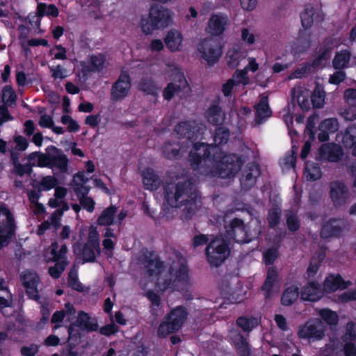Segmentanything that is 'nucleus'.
Listing matches in <instances>:
<instances>
[{
  "mask_svg": "<svg viewBox=\"0 0 356 356\" xmlns=\"http://www.w3.org/2000/svg\"><path fill=\"white\" fill-rule=\"evenodd\" d=\"M321 152L322 154L324 152H327V159L330 162H337L340 160L343 152L339 145H332V146L329 145H323L321 147Z\"/></svg>",
  "mask_w": 356,
  "mask_h": 356,
  "instance_id": "38",
  "label": "nucleus"
},
{
  "mask_svg": "<svg viewBox=\"0 0 356 356\" xmlns=\"http://www.w3.org/2000/svg\"><path fill=\"white\" fill-rule=\"evenodd\" d=\"M165 45L171 52L179 50L182 42V35L177 30H170L168 32L165 39Z\"/></svg>",
  "mask_w": 356,
  "mask_h": 356,
  "instance_id": "34",
  "label": "nucleus"
},
{
  "mask_svg": "<svg viewBox=\"0 0 356 356\" xmlns=\"http://www.w3.org/2000/svg\"><path fill=\"white\" fill-rule=\"evenodd\" d=\"M306 179L309 181H315L321 177L322 172L319 165L313 161H307L305 165Z\"/></svg>",
  "mask_w": 356,
  "mask_h": 356,
  "instance_id": "41",
  "label": "nucleus"
},
{
  "mask_svg": "<svg viewBox=\"0 0 356 356\" xmlns=\"http://www.w3.org/2000/svg\"><path fill=\"white\" fill-rule=\"evenodd\" d=\"M352 285L350 280H344L340 274H330L327 276L323 282V291L334 293L338 290H344Z\"/></svg>",
  "mask_w": 356,
  "mask_h": 356,
  "instance_id": "19",
  "label": "nucleus"
},
{
  "mask_svg": "<svg viewBox=\"0 0 356 356\" xmlns=\"http://www.w3.org/2000/svg\"><path fill=\"white\" fill-rule=\"evenodd\" d=\"M67 266V262L65 260L56 261L54 266L49 268L48 272L49 275L54 279L59 278Z\"/></svg>",
  "mask_w": 356,
  "mask_h": 356,
  "instance_id": "48",
  "label": "nucleus"
},
{
  "mask_svg": "<svg viewBox=\"0 0 356 356\" xmlns=\"http://www.w3.org/2000/svg\"><path fill=\"white\" fill-rule=\"evenodd\" d=\"M343 350L345 356H356L355 342H344Z\"/></svg>",
  "mask_w": 356,
  "mask_h": 356,
  "instance_id": "64",
  "label": "nucleus"
},
{
  "mask_svg": "<svg viewBox=\"0 0 356 356\" xmlns=\"http://www.w3.org/2000/svg\"><path fill=\"white\" fill-rule=\"evenodd\" d=\"M175 131L182 138L193 141L198 138L200 127L195 120H186L179 122L175 127Z\"/></svg>",
  "mask_w": 356,
  "mask_h": 356,
  "instance_id": "15",
  "label": "nucleus"
},
{
  "mask_svg": "<svg viewBox=\"0 0 356 356\" xmlns=\"http://www.w3.org/2000/svg\"><path fill=\"white\" fill-rule=\"evenodd\" d=\"M325 97V92L323 89H321L318 86L316 87L311 96V102L313 104V106L315 108H322L324 105Z\"/></svg>",
  "mask_w": 356,
  "mask_h": 356,
  "instance_id": "45",
  "label": "nucleus"
},
{
  "mask_svg": "<svg viewBox=\"0 0 356 356\" xmlns=\"http://www.w3.org/2000/svg\"><path fill=\"white\" fill-rule=\"evenodd\" d=\"M277 257V251L275 248H270L265 251L263 254L264 261L267 265L274 263Z\"/></svg>",
  "mask_w": 356,
  "mask_h": 356,
  "instance_id": "61",
  "label": "nucleus"
},
{
  "mask_svg": "<svg viewBox=\"0 0 356 356\" xmlns=\"http://www.w3.org/2000/svg\"><path fill=\"white\" fill-rule=\"evenodd\" d=\"M227 23V18L226 16L220 14L213 15L208 22L209 33L212 35H220L225 31Z\"/></svg>",
  "mask_w": 356,
  "mask_h": 356,
  "instance_id": "24",
  "label": "nucleus"
},
{
  "mask_svg": "<svg viewBox=\"0 0 356 356\" xmlns=\"http://www.w3.org/2000/svg\"><path fill=\"white\" fill-rule=\"evenodd\" d=\"M183 146L179 141L169 140L164 143L161 147L162 155L169 160L177 159L181 156Z\"/></svg>",
  "mask_w": 356,
  "mask_h": 356,
  "instance_id": "26",
  "label": "nucleus"
},
{
  "mask_svg": "<svg viewBox=\"0 0 356 356\" xmlns=\"http://www.w3.org/2000/svg\"><path fill=\"white\" fill-rule=\"evenodd\" d=\"M22 279L24 289L30 286H38L39 283V277L35 273H25L22 276Z\"/></svg>",
  "mask_w": 356,
  "mask_h": 356,
  "instance_id": "53",
  "label": "nucleus"
},
{
  "mask_svg": "<svg viewBox=\"0 0 356 356\" xmlns=\"http://www.w3.org/2000/svg\"><path fill=\"white\" fill-rule=\"evenodd\" d=\"M259 321L253 316L243 315L236 320V325L248 334L259 325Z\"/></svg>",
  "mask_w": 356,
  "mask_h": 356,
  "instance_id": "30",
  "label": "nucleus"
},
{
  "mask_svg": "<svg viewBox=\"0 0 356 356\" xmlns=\"http://www.w3.org/2000/svg\"><path fill=\"white\" fill-rule=\"evenodd\" d=\"M198 51L209 66L218 63L222 54V45L216 39L204 38L199 44Z\"/></svg>",
  "mask_w": 356,
  "mask_h": 356,
  "instance_id": "9",
  "label": "nucleus"
},
{
  "mask_svg": "<svg viewBox=\"0 0 356 356\" xmlns=\"http://www.w3.org/2000/svg\"><path fill=\"white\" fill-rule=\"evenodd\" d=\"M340 219L331 218L327 220L321 227L320 236L323 239L331 238H339L343 235L345 225L339 224Z\"/></svg>",
  "mask_w": 356,
  "mask_h": 356,
  "instance_id": "17",
  "label": "nucleus"
},
{
  "mask_svg": "<svg viewBox=\"0 0 356 356\" xmlns=\"http://www.w3.org/2000/svg\"><path fill=\"white\" fill-rule=\"evenodd\" d=\"M143 183L147 190L156 191L161 186V180L155 171L150 168H145L142 172Z\"/></svg>",
  "mask_w": 356,
  "mask_h": 356,
  "instance_id": "27",
  "label": "nucleus"
},
{
  "mask_svg": "<svg viewBox=\"0 0 356 356\" xmlns=\"http://www.w3.org/2000/svg\"><path fill=\"white\" fill-rule=\"evenodd\" d=\"M16 225L14 216L4 204L0 205V250L9 245L15 236Z\"/></svg>",
  "mask_w": 356,
  "mask_h": 356,
  "instance_id": "6",
  "label": "nucleus"
},
{
  "mask_svg": "<svg viewBox=\"0 0 356 356\" xmlns=\"http://www.w3.org/2000/svg\"><path fill=\"white\" fill-rule=\"evenodd\" d=\"M318 315L321 320L323 321L330 327L337 326L339 323V318L337 313L329 308L321 309L318 311Z\"/></svg>",
  "mask_w": 356,
  "mask_h": 356,
  "instance_id": "40",
  "label": "nucleus"
},
{
  "mask_svg": "<svg viewBox=\"0 0 356 356\" xmlns=\"http://www.w3.org/2000/svg\"><path fill=\"white\" fill-rule=\"evenodd\" d=\"M79 202L81 207L89 213H92L95 210V202L88 196L79 197Z\"/></svg>",
  "mask_w": 356,
  "mask_h": 356,
  "instance_id": "60",
  "label": "nucleus"
},
{
  "mask_svg": "<svg viewBox=\"0 0 356 356\" xmlns=\"http://www.w3.org/2000/svg\"><path fill=\"white\" fill-rule=\"evenodd\" d=\"M342 144L346 149L353 148V155L356 156V125L348 126L343 135Z\"/></svg>",
  "mask_w": 356,
  "mask_h": 356,
  "instance_id": "32",
  "label": "nucleus"
},
{
  "mask_svg": "<svg viewBox=\"0 0 356 356\" xmlns=\"http://www.w3.org/2000/svg\"><path fill=\"white\" fill-rule=\"evenodd\" d=\"M174 81L179 84L169 83L163 91V97L165 100L170 101L175 94H179L183 89L188 87V82L184 73L177 74L174 77Z\"/></svg>",
  "mask_w": 356,
  "mask_h": 356,
  "instance_id": "22",
  "label": "nucleus"
},
{
  "mask_svg": "<svg viewBox=\"0 0 356 356\" xmlns=\"http://www.w3.org/2000/svg\"><path fill=\"white\" fill-rule=\"evenodd\" d=\"M219 104V100L212 102L205 112V118L209 124L220 127L225 122V113Z\"/></svg>",
  "mask_w": 356,
  "mask_h": 356,
  "instance_id": "21",
  "label": "nucleus"
},
{
  "mask_svg": "<svg viewBox=\"0 0 356 356\" xmlns=\"http://www.w3.org/2000/svg\"><path fill=\"white\" fill-rule=\"evenodd\" d=\"M300 296V291L299 287L296 285H291L283 291L280 302L285 307L291 306L297 301Z\"/></svg>",
  "mask_w": 356,
  "mask_h": 356,
  "instance_id": "29",
  "label": "nucleus"
},
{
  "mask_svg": "<svg viewBox=\"0 0 356 356\" xmlns=\"http://www.w3.org/2000/svg\"><path fill=\"white\" fill-rule=\"evenodd\" d=\"M261 175L259 165L255 162L249 163L244 170L242 177L240 179L241 188L245 191H249L257 183V178Z\"/></svg>",
  "mask_w": 356,
  "mask_h": 356,
  "instance_id": "14",
  "label": "nucleus"
},
{
  "mask_svg": "<svg viewBox=\"0 0 356 356\" xmlns=\"http://www.w3.org/2000/svg\"><path fill=\"white\" fill-rule=\"evenodd\" d=\"M240 53L238 51L234 49L229 50L227 53V64L230 68L236 67L240 63Z\"/></svg>",
  "mask_w": 356,
  "mask_h": 356,
  "instance_id": "58",
  "label": "nucleus"
},
{
  "mask_svg": "<svg viewBox=\"0 0 356 356\" xmlns=\"http://www.w3.org/2000/svg\"><path fill=\"white\" fill-rule=\"evenodd\" d=\"M229 254V245L222 238H215L207 245L205 254L211 266L218 267Z\"/></svg>",
  "mask_w": 356,
  "mask_h": 356,
  "instance_id": "7",
  "label": "nucleus"
},
{
  "mask_svg": "<svg viewBox=\"0 0 356 356\" xmlns=\"http://www.w3.org/2000/svg\"><path fill=\"white\" fill-rule=\"evenodd\" d=\"M341 339L343 342H356V324L355 323L350 322L347 324L346 332L341 337Z\"/></svg>",
  "mask_w": 356,
  "mask_h": 356,
  "instance_id": "52",
  "label": "nucleus"
},
{
  "mask_svg": "<svg viewBox=\"0 0 356 356\" xmlns=\"http://www.w3.org/2000/svg\"><path fill=\"white\" fill-rule=\"evenodd\" d=\"M118 211L116 206L111 204L104 209L97 219V224L99 226H111L115 223V218Z\"/></svg>",
  "mask_w": 356,
  "mask_h": 356,
  "instance_id": "31",
  "label": "nucleus"
},
{
  "mask_svg": "<svg viewBox=\"0 0 356 356\" xmlns=\"http://www.w3.org/2000/svg\"><path fill=\"white\" fill-rule=\"evenodd\" d=\"M74 323L82 331L92 332L98 330V323L97 321H92L89 314L83 311L79 312Z\"/></svg>",
  "mask_w": 356,
  "mask_h": 356,
  "instance_id": "28",
  "label": "nucleus"
},
{
  "mask_svg": "<svg viewBox=\"0 0 356 356\" xmlns=\"http://www.w3.org/2000/svg\"><path fill=\"white\" fill-rule=\"evenodd\" d=\"M230 137V131L227 127L220 126L216 128L213 135V143L215 146L211 145V148H216L227 143Z\"/></svg>",
  "mask_w": 356,
  "mask_h": 356,
  "instance_id": "36",
  "label": "nucleus"
},
{
  "mask_svg": "<svg viewBox=\"0 0 356 356\" xmlns=\"http://www.w3.org/2000/svg\"><path fill=\"white\" fill-rule=\"evenodd\" d=\"M106 56L99 53L97 55L92 54L89 57V64L82 68L83 78L87 80L88 74L92 72H99L105 66Z\"/></svg>",
  "mask_w": 356,
  "mask_h": 356,
  "instance_id": "23",
  "label": "nucleus"
},
{
  "mask_svg": "<svg viewBox=\"0 0 356 356\" xmlns=\"http://www.w3.org/2000/svg\"><path fill=\"white\" fill-rule=\"evenodd\" d=\"M325 326L319 318H312L300 325L298 330V336L301 339H307L314 342L323 339L325 337Z\"/></svg>",
  "mask_w": 356,
  "mask_h": 356,
  "instance_id": "8",
  "label": "nucleus"
},
{
  "mask_svg": "<svg viewBox=\"0 0 356 356\" xmlns=\"http://www.w3.org/2000/svg\"><path fill=\"white\" fill-rule=\"evenodd\" d=\"M140 90L147 95H154L156 93V87L152 79L143 78L139 83Z\"/></svg>",
  "mask_w": 356,
  "mask_h": 356,
  "instance_id": "47",
  "label": "nucleus"
},
{
  "mask_svg": "<svg viewBox=\"0 0 356 356\" xmlns=\"http://www.w3.org/2000/svg\"><path fill=\"white\" fill-rule=\"evenodd\" d=\"M330 195L334 207L345 205L349 198L348 188L342 181H332L330 184Z\"/></svg>",
  "mask_w": 356,
  "mask_h": 356,
  "instance_id": "16",
  "label": "nucleus"
},
{
  "mask_svg": "<svg viewBox=\"0 0 356 356\" xmlns=\"http://www.w3.org/2000/svg\"><path fill=\"white\" fill-rule=\"evenodd\" d=\"M50 161L49 169L58 170L60 172L65 173L68 170L69 159L61 149L54 145H49Z\"/></svg>",
  "mask_w": 356,
  "mask_h": 356,
  "instance_id": "18",
  "label": "nucleus"
},
{
  "mask_svg": "<svg viewBox=\"0 0 356 356\" xmlns=\"http://www.w3.org/2000/svg\"><path fill=\"white\" fill-rule=\"evenodd\" d=\"M4 284V280L0 278V308H6L10 306L8 300L5 296L8 297L11 294Z\"/></svg>",
  "mask_w": 356,
  "mask_h": 356,
  "instance_id": "51",
  "label": "nucleus"
},
{
  "mask_svg": "<svg viewBox=\"0 0 356 356\" xmlns=\"http://www.w3.org/2000/svg\"><path fill=\"white\" fill-rule=\"evenodd\" d=\"M320 127L330 133H334L339 129V123L336 118H327L321 123Z\"/></svg>",
  "mask_w": 356,
  "mask_h": 356,
  "instance_id": "57",
  "label": "nucleus"
},
{
  "mask_svg": "<svg viewBox=\"0 0 356 356\" xmlns=\"http://www.w3.org/2000/svg\"><path fill=\"white\" fill-rule=\"evenodd\" d=\"M57 183L58 181L54 176H46L41 179L38 186L35 185H33V186L37 187L39 192L47 191L54 188Z\"/></svg>",
  "mask_w": 356,
  "mask_h": 356,
  "instance_id": "46",
  "label": "nucleus"
},
{
  "mask_svg": "<svg viewBox=\"0 0 356 356\" xmlns=\"http://www.w3.org/2000/svg\"><path fill=\"white\" fill-rule=\"evenodd\" d=\"M211 156V145L197 142L194 143L193 148L188 154V161L191 168L194 170L200 169L202 161H206Z\"/></svg>",
  "mask_w": 356,
  "mask_h": 356,
  "instance_id": "12",
  "label": "nucleus"
},
{
  "mask_svg": "<svg viewBox=\"0 0 356 356\" xmlns=\"http://www.w3.org/2000/svg\"><path fill=\"white\" fill-rule=\"evenodd\" d=\"M278 273L275 268L270 267L268 269L266 280L261 286V290L264 291L265 297H270L273 288L277 282Z\"/></svg>",
  "mask_w": 356,
  "mask_h": 356,
  "instance_id": "33",
  "label": "nucleus"
},
{
  "mask_svg": "<svg viewBox=\"0 0 356 356\" xmlns=\"http://www.w3.org/2000/svg\"><path fill=\"white\" fill-rule=\"evenodd\" d=\"M143 263L149 277H159L165 268V263L154 251H146L143 254Z\"/></svg>",
  "mask_w": 356,
  "mask_h": 356,
  "instance_id": "13",
  "label": "nucleus"
},
{
  "mask_svg": "<svg viewBox=\"0 0 356 356\" xmlns=\"http://www.w3.org/2000/svg\"><path fill=\"white\" fill-rule=\"evenodd\" d=\"M188 312L183 305L172 309L164 318L158 328L159 337L165 338L170 334L177 332L181 328L188 318Z\"/></svg>",
  "mask_w": 356,
  "mask_h": 356,
  "instance_id": "5",
  "label": "nucleus"
},
{
  "mask_svg": "<svg viewBox=\"0 0 356 356\" xmlns=\"http://www.w3.org/2000/svg\"><path fill=\"white\" fill-rule=\"evenodd\" d=\"M254 108L256 110L255 120L258 122L272 115V111L268 104V96L261 97L259 103L255 106Z\"/></svg>",
  "mask_w": 356,
  "mask_h": 356,
  "instance_id": "35",
  "label": "nucleus"
},
{
  "mask_svg": "<svg viewBox=\"0 0 356 356\" xmlns=\"http://www.w3.org/2000/svg\"><path fill=\"white\" fill-rule=\"evenodd\" d=\"M163 190L165 200L168 205L182 208L184 217L186 220L193 217L197 210V201L200 196L192 181L168 184L164 186Z\"/></svg>",
  "mask_w": 356,
  "mask_h": 356,
  "instance_id": "1",
  "label": "nucleus"
},
{
  "mask_svg": "<svg viewBox=\"0 0 356 356\" xmlns=\"http://www.w3.org/2000/svg\"><path fill=\"white\" fill-rule=\"evenodd\" d=\"M321 266V261L317 260H312L307 268L306 273L304 275L305 279L309 280L315 277Z\"/></svg>",
  "mask_w": 356,
  "mask_h": 356,
  "instance_id": "55",
  "label": "nucleus"
},
{
  "mask_svg": "<svg viewBox=\"0 0 356 356\" xmlns=\"http://www.w3.org/2000/svg\"><path fill=\"white\" fill-rule=\"evenodd\" d=\"M68 286L72 289L78 291L83 292V286L80 282L77 273L76 272L70 271L68 274Z\"/></svg>",
  "mask_w": 356,
  "mask_h": 356,
  "instance_id": "54",
  "label": "nucleus"
},
{
  "mask_svg": "<svg viewBox=\"0 0 356 356\" xmlns=\"http://www.w3.org/2000/svg\"><path fill=\"white\" fill-rule=\"evenodd\" d=\"M323 296V289L316 281L308 282L300 291V298L303 301L316 302Z\"/></svg>",
  "mask_w": 356,
  "mask_h": 356,
  "instance_id": "20",
  "label": "nucleus"
},
{
  "mask_svg": "<svg viewBox=\"0 0 356 356\" xmlns=\"http://www.w3.org/2000/svg\"><path fill=\"white\" fill-rule=\"evenodd\" d=\"M188 280V268L184 259H179L177 263L173 262L169 267L165 277L160 280L158 279L157 284L161 291L167 289L175 290L177 283L182 284Z\"/></svg>",
  "mask_w": 356,
  "mask_h": 356,
  "instance_id": "4",
  "label": "nucleus"
},
{
  "mask_svg": "<svg viewBox=\"0 0 356 356\" xmlns=\"http://www.w3.org/2000/svg\"><path fill=\"white\" fill-rule=\"evenodd\" d=\"M212 161L211 168L202 174L222 179L232 178L241 170L243 165L241 156L236 153H225L220 149L213 152Z\"/></svg>",
  "mask_w": 356,
  "mask_h": 356,
  "instance_id": "2",
  "label": "nucleus"
},
{
  "mask_svg": "<svg viewBox=\"0 0 356 356\" xmlns=\"http://www.w3.org/2000/svg\"><path fill=\"white\" fill-rule=\"evenodd\" d=\"M80 330L74 322L72 323L67 327L68 339H80L81 337Z\"/></svg>",
  "mask_w": 356,
  "mask_h": 356,
  "instance_id": "62",
  "label": "nucleus"
},
{
  "mask_svg": "<svg viewBox=\"0 0 356 356\" xmlns=\"http://www.w3.org/2000/svg\"><path fill=\"white\" fill-rule=\"evenodd\" d=\"M74 254L83 259V263H92L96 261L95 252L100 253L99 242L96 240H88L83 245L76 241L72 245Z\"/></svg>",
  "mask_w": 356,
  "mask_h": 356,
  "instance_id": "10",
  "label": "nucleus"
},
{
  "mask_svg": "<svg viewBox=\"0 0 356 356\" xmlns=\"http://www.w3.org/2000/svg\"><path fill=\"white\" fill-rule=\"evenodd\" d=\"M231 340L239 356H251V346L241 332L234 334Z\"/></svg>",
  "mask_w": 356,
  "mask_h": 356,
  "instance_id": "25",
  "label": "nucleus"
},
{
  "mask_svg": "<svg viewBox=\"0 0 356 356\" xmlns=\"http://www.w3.org/2000/svg\"><path fill=\"white\" fill-rule=\"evenodd\" d=\"M39 351V347L35 343L31 344L29 346H22L20 353L23 356H35Z\"/></svg>",
  "mask_w": 356,
  "mask_h": 356,
  "instance_id": "63",
  "label": "nucleus"
},
{
  "mask_svg": "<svg viewBox=\"0 0 356 356\" xmlns=\"http://www.w3.org/2000/svg\"><path fill=\"white\" fill-rule=\"evenodd\" d=\"M286 221L288 229L291 232H296L301 226V222L298 216L292 211H287L286 213Z\"/></svg>",
  "mask_w": 356,
  "mask_h": 356,
  "instance_id": "43",
  "label": "nucleus"
},
{
  "mask_svg": "<svg viewBox=\"0 0 356 356\" xmlns=\"http://www.w3.org/2000/svg\"><path fill=\"white\" fill-rule=\"evenodd\" d=\"M351 54L348 49L337 52L333 60L332 66L335 70H341L348 67Z\"/></svg>",
  "mask_w": 356,
  "mask_h": 356,
  "instance_id": "37",
  "label": "nucleus"
},
{
  "mask_svg": "<svg viewBox=\"0 0 356 356\" xmlns=\"http://www.w3.org/2000/svg\"><path fill=\"white\" fill-rule=\"evenodd\" d=\"M131 86L129 73L122 70L118 79L113 83L111 90V99L118 102L124 99L129 94Z\"/></svg>",
  "mask_w": 356,
  "mask_h": 356,
  "instance_id": "11",
  "label": "nucleus"
},
{
  "mask_svg": "<svg viewBox=\"0 0 356 356\" xmlns=\"http://www.w3.org/2000/svg\"><path fill=\"white\" fill-rule=\"evenodd\" d=\"M170 21V14L168 9L160 5H152L147 18L141 19V29L143 33L149 35L154 30L167 27Z\"/></svg>",
  "mask_w": 356,
  "mask_h": 356,
  "instance_id": "3",
  "label": "nucleus"
},
{
  "mask_svg": "<svg viewBox=\"0 0 356 356\" xmlns=\"http://www.w3.org/2000/svg\"><path fill=\"white\" fill-rule=\"evenodd\" d=\"M314 14V8L312 6H307L304 12L301 13V24L305 29H308L312 26Z\"/></svg>",
  "mask_w": 356,
  "mask_h": 356,
  "instance_id": "42",
  "label": "nucleus"
},
{
  "mask_svg": "<svg viewBox=\"0 0 356 356\" xmlns=\"http://www.w3.org/2000/svg\"><path fill=\"white\" fill-rule=\"evenodd\" d=\"M281 210L278 207H273L268 211V222L270 228L275 227L280 221Z\"/></svg>",
  "mask_w": 356,
  "mask_h": 356,
  "instance_id": "50",
  "label": "nucleus"
},
{
  "mask_svg": "<svg viewBox=\"0 0 356 356\" xmlns=\"http://www.w3.org/2000/svg\"><path fill=\"white\" fill-rule=\"evenodd\" d=\"M45 153H42L40 152H34L29 154L28 159L29 161L35 160L38 158L37 166L40 168H49V160H50V150L49 146H48L46 149Z\"/></svg>",
  "mask_w": 356,
  "mask_h": 356,
  "instance_id": "39",
  "label": "nucleus"
},
{
  "mask_svg": "<svg viewBox=\"0 0 356 356\" xmlns=\"http://www.w3.org/2000/svg\"><path fill=\"white\" fill-rule=\"evenodd\" d=\"M119 329L120 327L118 325L112 323L101 327L99 332L102 335L110 337L118 332Z\"/></svg>",
  "mask_w": 356,
  "mask_h": 356,
  "instance_id": "59",
  "label": "nucleus"
},
{
  "mask_svg": "<svg viewBox=\"0 0 356 356\" xmlns=\"http://www.w3.org/2000/svg\"><path fill=\"white\" fill-rule=\"evenodd\" d=\"M58 248L59 245L56 241L51 243L50 253L52 255V260L54 261H57L58 260L65 259L66 257L67 252V245L65 244L62 245L59 250H58Z\"/></svg>",
  "mask_w": 356,
  "mask_h": 356,
  "instance_id": "44",
  "label": "nucleus"
},
{
  "mask_svg": "<svg viewBox=\"0 0 356 356\" xmlns=\"http://www.w3.org/2000/svg\"><path fill=\"white\" fill-rule=\"evenodd\" d=\"M32 166H35V164L31 163L22 164L17 163V165L14 166V172L19 177H23L24 175H30L32 172Z\"/></svg>",
  "mask_w": 356,
  "mask_h": 356,
  "instance_id": "56",
  "label": "nucleus"
},
{
  "mask_svg": "<svg viewBox=\"0 0 356 356\" xmlns=\"http://www.w3.org/2000/svg\"><path fill=\"white\" fill-rule=\"evenodd\" d=\"M2 101L7 105L11 106L16 102V94L10 86H5L2 90Z\"/></svg>",
  "mask_w": 356,
  "mask_h": 356,
  "instance_id": "49",
  "label": "nucleus"
}]
</instances>
